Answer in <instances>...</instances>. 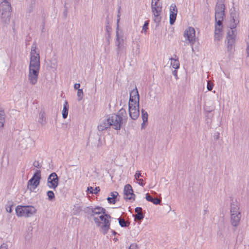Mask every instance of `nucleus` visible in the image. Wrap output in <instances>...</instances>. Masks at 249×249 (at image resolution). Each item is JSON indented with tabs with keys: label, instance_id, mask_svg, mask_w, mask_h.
<instances>
[{
	"label": "nucleus",
	"instance_id": "2f4dec72",
	"mask_svg": "<svg viewBox=\"0 0 249 249\" xmlns=\"http://www.w3.org/2000/svg\"><path fill=\"white\" fill-rule=\"evenodd\" d=\"M13 206V202L11 201H8L7 204L5 206V209L7 212L11 213L12 212V207Z\"/></svg>",
	"mask_w": 249,
	"mask_h": 249
},
{
	"label": "nucleus",
	"instance_id": "473e14b6",
	"mask_svg": "<svg viewBox=\"0 0 249 249\" xmlns=\"http://www.w3.org/2000/svg\"><path fill=\"white\" fill-rule=\"evenodd\" d=\"M119 225L122 227H127L129 225V222H127L125 221L124 218H118Z\"/></svg>",
	"mask_w": 249,
	"mask_h": 249
},
{
	"label": "nucleus",
	"instance_id": "864d4df0",
	"mask_svg": "<svg viewBox=\"0 0 249 249\" xmlns=\"http://www.w3.org/2000/svg\"><path fill=\"white\" fill-rule=\"evenodd\" d=\"M80 87V84L79 83H76L74 85V89H77V90H78V89H79Z\"/></svg>",
	"mask_w": 249,
	"mask_h": 249
},
{
	"label": "nucleus",
	"instance_id": "f8f14e48",
	"mask_svg": "<svg viewBox=\"0 0 249 249\" xmlns=\"http://www.w3.org/2000/svg\"><path fill=\"white\" fill-rule=\"evenodd\" d=\"M129 116L132 119L136 120L140 115L139 107L137 105H128Z\"/></svg>",
	"mask_w": 249,
	"mask_h": 249
},
{
	"label": "nucleus",
	"instance_id": "8fccbe9b",
	"mask_svg": "<svg viewBox=\"0 0 249 249\" xmlns=\"http://www.w3.org/2000/svg\"><path fill=\"white\" fill-rule=\"evenodd\" d=\"M100 187H95V188L94 189H93V194H98V192H100Z\"/></svg>",
	"mask_w": 249,
	"mask_h": 249
},
{
	"label": "nucleus",
	"instance_id": "cd10ccee",
	"mask_svg": "<svg viewBox=\"0 0 249 249\" xmlns=\"http://www.w3.org/2000/svg\"><path fill=\"white\" fill-rule=\"evenodd\" d=\"M39 56L38 52H36V44L34 43L32 46L30 53V57Z\"/></svg>",
	"mask_w": 249,
	"mask_h": 249
},
{
	"label": "nucleus",
	"instance_id": "4c0bfd02",
	"mask_svg": "<svg viewBox=\"0 0 249 249\" xmlns=\"http://www.w3.org/2000/svg\"><path fill=\"white\" fill-rule=\"evenodd\" d=\"M161 202L160 199H159L158 198H154L152 203L154 204L158 205L160 204Z\"/></svg>",
	"mask_w": 249,
	"mask_h": 249
},
{
	"label": "nucleus",
	"instance_id": "e2e57ef3",
	"mask_svg": "<svg viewBox=\"0 0 249 249\" xmlns=\"http://www.w3.org/2000/svg\"><path fill=\"white\" fill-rule=\"evenodd\" d=\"M225 0H217V2H224Z\"/></svg>",
	"mask_w": 249,
	"mask_h": 249
},
{
	"label": "nucleus",
	"instance_id": "4468645a",
	"mask_svg": "<svg viewBox=\"0 0 249 249\" xmlns=\"http://www.w3.org/2000/svg\"><path fill=\"white\" fill-rule=\"evenodd\" d=\"M178 9L176 5L172 4L170 7V24L173 25L176 19Z\"/></svg>",
	"mask_w": 249,
	"mask_h": 249
},
{
	"label": "nucleus",
	"instance_id": "a878e982",
	"mask_svg": "<svg viewBox=\"0 0 249 249\" xmlns=\"http://www.w3.org/2000/svg\"><path fill=\"white\" fill-rule=\"evenodd\" d=\"M69 111V105L68 104L67 101H65L64 105H63V109L62 110V116L64 119H66L68 114Z\"/></svg>",
	"mask_w": 249,
	"mask_h": 249
},
{
	"label": "nucleus",
	"instance_id": "3c124183",
	"mask_svg": "<svg viewBox=\"0 0 249 249\" xmlns=\"http://www.w3.org/2000/svg\"><path fill=\"white\" fill-rule=\"evenodd\" d=\"M0 249H8V246L6 244H2L0 246Z\"/></svg>",
	"mask_w": 249,
	"mask_h": 249
},
{
	"label": "nucleus",
	"instance_id": "aec40b11",
	"mask_svg": "<svg viewBox=\"0 0 249 249\" xmlns=\"http://www.w3.org/2000/svg\"><path fill=\"white\" fill-rule=\"evenodd\" d=\"M110 126H111L110 122L109 121L108 118H107L98 126V129L100 131H103L110 128Z\"/></svg>",
	"mask_w": 249,
	"mask_h": 249
},
{
	"label": "nucleus",
	"instance_id": "09e8293b",
	"mask_svg": "<svg viewBox=\"0 0 249 249\" xmlns=\"http://www.w3.org/2000/svg\"><path fill=\"white\" fill-rule=\"evenodd\" d=\"M220 134L219 132H215L213 135V138L215 140H217L219 138Z\"/></svg>",
	"mask_w": 249,
	"mask_h": 249
},
{
	"label": "nucleus",
	"instance_id": "f03ea898",
	"mask_svg": "<svg viewBox=\"0 0 249 249\" xmlns=\"http://www.w3.org/2000/svg\"><path fill=\"white\" fill-rule=\"evenodd\" d=\"M11 6L8 0H3L0 3V15L2 22L8 23L10 20Z\"/></svg>",
	"mask_w": 249,
	"mask_h": 249
},
{
	"label": "nucleus",
	"instance_id": "c756f323",
	"mask_svg": "<svg viewBox=\"0 0 249 249\" xmlns=\"http://www.w3.org/2000/svg\"><path fill=\"white\" fill-rule=\"evenodd\" d=\"M40 68L29 67V74L37 75L39 74Z\"/></svg>",
	"mask_w": 249,
	"mask_h": 249
},
{
	"label": "nucleus",
	"instance_id": "58836bf2",
	"mask_svg": "<svg viewBox=\"0 0 249 249\" xmlns=\"http://www.w3.org/2000/svg\"><path fill=\"white\" fill-rule=\"evenodd\" d=\"M213 84L210 81H208L207 89L209 91H211L213 88Z\"/></svg>",
	"mask_w": 249,
	"mask_h": 249
},
{
	"label": "nucleus",
	"instance_id": "603ef678",
	"mask_svg": "<svg viewBox=\"0 0 249 249\" xmlns=\"http://www.w3.org/2000/svg\"><path fill=\"white\" fill-rule=\"evenodd\" d=\"M88 192H89L90 194H93V188L92 187H88L87 189Z\"/></svg>",
	"mask_w": 249,
	"mask_h": 249
},
{
	"label": "nucleus",
	"instance_id": "4d7b16f0",
	"mask_svg": "<svg viewBox=\"0 0 249 249\" xmlns=\"http://www.w3.org/2000/svg\"><path fill=\"white\" fill-rule=\"evenodd\" d=\"M177 69L174 70L172 72V73L173 74L174 76H175V77H176V79H178V75H177V71L176 70Z\"/></svg>",
	"mask_w": 249,
	"mask_h": 249
},
{
	"label": "nucleus",
	"instance_id": "0eeeda50",
	"mask_svg": "<svg viewBox=\"0 0 249 249\" xmlns=\"http://www.w3.org/2000/svg\"><path fill=\"white\" fill-rule=\"evenodd\" d=\"M108 118L112 127L114 129L119 130L122 127L124 121L121 119L120 117L116 115V114H112Z\"/></svg>",
	"mask_w": 249,
	"mask_h": 249
},
{
	"label": "nucleus",
	"instance_id": "6e6552de",
	"mask_svg": "<svg viewBox=\"0 0 249 249\" xmlns=\"http://www.w3.org/2000/svg\"><path fill=\"white\" fill-rule=\"evenodd\" d=\"M59 178L57 174L53 172L51 173L47 179V186L51 189L55 190L58 185Z\"/></svg>",
	"mask_w": 249,
	"mask_h": 249
},
{
	"label": "nucleus",
	"instance_id": "4be33fe9",
	"mask_svg": "<svg viewBox=\"0 0 249 249\" xmlns=\"http://www.w3.org/2000/svg\"><path fill=\"white\" fill-rule=\"evenodd\" d=\"M224 3V2L216 3L215 8V12H218L221 13H224L225 5Z\"/></svg>",
	"mask_w": 249,
	"mask_h": 249
},
{
	"label": "nucleus",
	"instance_id": "052dcab7",
	"mask_svg": "<svg viewBox=\"0 0 249 249\" xmlns=\"http://www.w3.org/2000/svg\"><path fill=\"white\" fill-rule=\"evenodd\" d=\"M111 232L112 233V234L114 235H116L117 234V233L114 230H112Z\"/></svg>",
	"mask_w": 249,
	"mask_h": 249
},
{
	"label": "nucleus",
	"instance_id": "f3484780",
	"mask_svg": "<svg viewBox=\"0 0 249 249\" xmlns=\"http://www.w3.org/2000/svg\"><path fill=\"white\" fill-rule=\"evenodd\" d=\"M230 213L241 214L239 204L236 201H234L232 200L231 203Z\"/></svg>",
	"mask_w": 249,
	"mask_h": 249
},
{
	"label": "nucleus",
	"instance_id": "9d476101",
	"mask_svg": "<svg viewBox=\"0 0 249 249\" xmlns=\"http://www.w3.org/2000/svg\"><path fill=\"white\" fill-rule=\"evenodd\" d=\"M140 96L138 91L136 87L135 89L131 90L130 92V98L128 105H137L139 107Z\"/></svg>",
	"mask_w": 249,
	"mask_h": 249
},
{
	"label": "nucleus",
	"instance_id": "b1692460",
	"mask_svg": "<svg viewBox=\"0 0 249 249\" xmlns=\"http://www.w3.org/2000/svg\"><path fill=\"white\" fill-rule=\"evenodd\" d=\"M38 76L37 75L28 74V80L30 83L32 85L36 84L37 82Z\"/></svg>",
	"mask_w": 249,
	"mask_h": 249
},
{
	"label": "nucleus",
	"instance_id": "72a5a7b5",
	"mask_svg": "<svg viewBox=\"0 0 249 249\" xmlns=\"http://www.w3.org/2000/svg\"><path fill=\"white\" fill-rule=\"evenodd\" d=\"M142 121L144 123H147L148 121V113L146 111H145L143 109H142Z\"/></svg>",
	"mask_w": 249,
	"mask_h": 249
},
{
	"label": "nucleus",
	"instance_id": "69168bd1",
	"mask_svg": "<svg viewBox=\"0 0 249 249\" xmlns=\"http://www.w3.org/2000/svg\"><path fill=\"white\" fill-rule=\"evenodd\" d=\"M208 213V210H205L204 211V214H206V213Z\"/></svg>",
	"mask_w": 249,
	"mask_h": 249
},
{
	"label": "nucleus",
	"instance_id": "37998d69",
	"mask_svg": "<svg viewBox=\"0 0 249 249\" xmlns=\"http://www.w3.org/2000/svg\"><path fill=\"white\" fill-rule=\"evenodd\" d=\"M118 195V193L117 192H113L110 193L111 197L113 198L114 200H116V197Z\"/></svg>",
	"mask_w": 249,
	"mask_h": 249
},
{
	"label": "nucleus",
	"instance_id": "a19ab883",
	"mask_svg": "<svg viewBox=\"0 0 249 249\" xmlns=\"http://www.w3.org/2000/svg\"><path fill=\"white\" fill-rule=\"evenodd\" d=\"M149 23L147 21H145L142 26V31H143L144 32L147 31L148 29V26Z\"/></svg>",
	"mask_w": 249,
	"mask_h": 249
},
{
	"label": "nucleus",
	"instance_id": "6ab92c4d",
	"mask_svg": "<svg viewBox=\"0 0 249 249\" xmlns=\"http://www.w3.org/2000/svg\"><path fill=\"white\" fill-rule=\"evenodd\" d=\"M39 56L30 57L29 67L40 68Z\"/></svg>",
	"mask_w": 249,
	"mask_h": 249
},
{
	"label": "nucleus",
	"instance_id": "a211bd4d",
	"mask_svg": "<svg viewBox=\"0 0 249 249\" xmlns=\"http://www.w3.org/2000/svg\"><path fill=\"white\" fill-rule=\"evenodd\" d=\"M136 214L134 215L135 221H141L144 217V214L142 213V209L141 207H138L135 208Z\"/></svg>",
	"mask_w": 249,
	"mask_h": 249
},
{
	"label": "nucleus",
	"instance_id": "dca6fc26",
	"mask_svg": "<svg viewBox=\"0 0 249 249\" xmlns=\"http://www.w3.org/2000/svg\"><path fill=\"white\" fill-rule=\"evenodd\" d=\"M241 214L230 213L231 223L232 226L236 228L240 221Z\"/></svg>",
	"mask_w": 249,
	"mask_h": 249
},
{
	"label": "nucleus",
	"instance_id": "7ed1b4c3",
	"mask_svg": "<svg viewBox=\"0 0 249 249\" xmlns=\"http://www.w3.org/2000/svg\"><path fill=\"white\" fill-rule=\"evenodd\" d=\"M224 15V13L215 12V20L216 22L214 31L215 40H220L222 38V21Z\"/></svg>",
	"mask_w": 249,
	"mask_h": 249
},
{
	"label": "nucleus",
	"instance_id": "e433bc0d",
	"mask_svg": "<svg viewBox=\"0 0 249 249\" xmlns=\"http://www.w3.org/2000/svg\"><path fill=\"white\" fill-rule=\"evenodd\" d=\"M145 198L148 201L152 202L154 198L151 196H150L148 193H147L146 194Z\"/></svg>",
	"mask_w": 249,
	"mask_h": 249
},
{
	"label": "nucleus",
	"instance_id": "f257e3e1",
	"mask_svg": "<svg viewBox=\"0 0 249 249\" xmlns=\"http://www.w3.org/2000/svg\"><path fill=\"white\" fill-rule=\"evenodd\" d=\"M91 213L90 215L93 218V220L97 226L100 227V231L103 234H106L110 229V221L109 219L111 216L106 213V210L101 207L97 206L90 208Z\"/></svg>",
	"mask_w": 249,
	"mask_h": 249
},
{
	"label": "nucleus",
	"instance_id": "bb28decb",
	"mask_svg": "<svg viewBox=\"0 0 249 249\" xmlns=\"http://www.w3.org/2000/svg\"><path fill=\"white\" fill-rule=\"evenodd\" d=\"M170 60H171V65L172 66L173 68L175 69H178L179 68V63L178 60V58H170Z\"/></svg>",
	"mask_w": 249,
	"mask_h": 249
},
{
	"label": "nucleus",
	"instance_id": "a18cd8bd",
	"mask_svg": "<svg viewBox=\"0 0 249 249\" xmlns=\"http://www.w3.org/2000/svg\"><path fill=\"white\" fill-rule=\"evenodd\" d=\"M33 165L34 167H36L37 168H40L41 167V165H40V163L38 161H35L33 163Z\"/></svg>",
	"mask_w": 249,
	"mask_h": 249
},
{
	"label": "nucleus",
	"instance_id": "79ce46f5",
	"mask_svg": "<svg viewBox=\"0 0 249 249\" xmlns=\"http://www.w3.org/2000/svg\"><path fill=\"white\" fill-rule=\"evenodd\" d=\"M161 5L159 3V2H158V1H156L155 2H154V0H152V2H151V8H152V7H156V6H161Z\"/></svg>",
	"mask_w": 249,
	"mask_h": 249
},
{
	"label": "nucleus",
	"instance_id": "6e6d98bb",
	"mask_svg": "<svg viewBox=\"0 0 249 249\" xmlns=\"http://www.w3.org/2000/svg\"><path fill=\"white\" fill-rule=\"evenodd\" d=\"M51 67L52 68H53V69H56V67H57V65H56V63L55 62V63H51Z\"/></svg>",
	"mask_w": 249,
	"mask_h": 249
},
{
	"label": "nucleus",
	"instance_id": "7c9ffc66",
	"mask_svg": "<svg viewBox=\"0 0 249 249\" xmlns=\"http://www.w3.org/2000/svg\"><path fill=\"white\" fill-rule=\"evenodd\" d=\"M106 34L105 35L111 34V33L112 31V28L109 25V21L108 19H106Z\"/></svg>",
	"mask_w": 249,
	"mask_h": 249
},
{
	"label": "nucleus",
	"instance_id": "13d9d810",
	"mask_svg": "<svg viewBox=\"0 0 249 249\" xmlns=\"http://www.w3.org/2000/svg\"><path fill=\"white\" fill-rule=\"evenodd\" d=\"M247 53L248 57H249V43H248V46L247 48Z\"/></svg>",
	"mask_w": 249,
	"mask_h": 249
},
{
	"label": "nucleus",
	"instance_id": "9b49d317",
	"mask_svg": "<svg viewBox=\"0 0 249 249\" xmlns=\"http://www.w3.org/2000/svg\"><path fill=\"white\" fill-rule=\"evenodd\" d=\"M124 194L125 199L134 200L135 195L133 193L132 187L130 184H128L124 186Z\"/></svg>",
	"mask_w": 249,
	"mask_h": 249
},
{
	"label": "nucleus",
	"instance_id": "1a4fd4ad",
	"mask_svg": "<svg viewBox=\"0 0 249 249\" xmlns=\"http://www.w3.org/2000/svg\"><path fill=\"white\" fill-rule=\"evenodd\" d=\"M184 36L191 44H194L196 41V31L193 27H189L184 33Z\"/></svg>",
	"mask_w": 249,
	"mask_h": 249
},
{
	"label": "nucleus",
	"instance_id": "423d86ee",
	"mask_svg": "<svg viewBox=\"0 0 249 249\" xmlns=\"http://www.w3.org/2000/svg\"><path fill=\"white\" fill-rule=\"evenodd\" d=\"M236 35V30L228 31L227 36V49L228 51L231 53L232 52L234 47Z\"/></svg>",
	"mask_w": 249,
	"mask_h": 249
},
{
	"label": "nucleus",
	"instance_id": "5fc2aeb1",
	"mask_svg": "<svg viewBox=\"0 0 249 249\" xmlns=\"http://www.w3.org/2000/svg\"><path fill=\"white\" fill-rule=\"evenodd\" d=\"M140 45L138 44H137V50L136 51V54L137 55H139V53H140Z\"/></svg>",
	"mask_w": 249,
	"mask_h": 249
},
{
	"label": "nucleus",
	"instance_id": "bf43d9fd",
	"mask_svg": "<svg viewBox=\"0 0 249 249\" xmlns=\"http://www.w3.org/2000/svg\"><path fill=\"white\" fill-rule=\"evenodd\" d=\"M111 37V34L105 35L106 39H110Z\"/></svg>",
	"mask_w": 249,
	"mask_h": 249
},
{
	"label": "nucleus",
	"instance_id": "0e129e2a",
	"mask_svg": "<svg viewBox=\"0 0 249 249\" xmlns=\"http://www.w3.org/2000/svg\"><path fill=\"white\" fill-rule=\"evenodd\" d=\"M106 39V41L107 43L108 44H110V39Z\"/></svg>",
	"mask_w": 249,
	"mask_h": 249
},
{
	"label": "nucleus",
	"instance_id": "393cba45",
	"mask_svg": "<svg viewBox=\"0 0 249 249\" xmlns=\"http://www.w3.org/2000/svg\"><path fill=\"white\" fill-rule=\"evenodd\" d=\"M116 115L118 116L119 117L121 118V119L124 121V120H126V110L124 108H122L119 110V111L117 114H116Z\"/></svg>",
	"mask_w": 249,
	"mask_h": 249
},
{
	"label": "nucleus",
	"instance_id": "774afa93",
	"mask_svg": "<svg viewBox=\"0 0 249 249\" xmlns=\"http://www.w3.org/2000/svg\"><path fill=\"white\" fill-rule=\"evenodd\" d=\"M114 240L115 241H116L117 240V239H116V238H114Z\"/></svg>",
	"mask_w": 249,
	"mask_h": 249
},
{
	"label": "nucleus",
	"instance_id": "338daca9",
	"mask_svg": "<svg viewBox=\"0 0 249 249\" xmlns=\"http://www.w3.org/2000/svg\"><path fill=\"white\" fill-rule=\"evenodd\" d=\"M67 10L66 9V10L65 11H64V14L66 15H67Z\"/></svg>",
	"mask_w": 249,
	"mask_h": 249
},
{
	"label": "nucleus",
	"instance_id": "de8ad7c7",
	"mask_svg": "<svg viewBox=\"0 0 249 249\" xmlns=\"http://www.w3.org/2000/svg\"><path fill=\"white\" fill-rule=\"evenodd\" d=\"M128 249H138L137 245L136 244H132Z\"/></svg>",
	"mask_w": 249,
	"mask_h": 249
},
{
	"label": "nucleus",
	"instance_id": "39448f33",
	"mask_svg": "<svg viewBox=\"0 0 249 249\" xmlns=\"http://www.w3.org/2000/svg\"><path fill=\"white\" fill-rule=\"evenodd\" d=\"M41 178V171L39 170H37L28 182V189L30 191L35 189L39 185Z\"/></svg>",
	"mask_w": 249,
	"mask_h": 249
},
{
	"label": "nucleus",
	"instance_id": "680f3d73",
	"mask_svg": "<svg viewBox=\"0 0 249 249\" xmlns=\"http://www.w3.org/2000/svg\"><path fill=\"white\" fill-rule=\"evenodd\" d=\"M145 123H144L143 122H142V129H143L144 128V124H145Z\"/></svg>",
	"mask_w": 249,
	"mask_h": 249
},
{
	"label": "nucleus",
	"instance_id": "f704fd0d",
	"mask_svg": "<svg viewBox=\"0 0 249 249\" xmlns=\"http://www.w3.org/2000/svg\"><path fill=\"white\" fill-rule=\"evenodd\" d=\"M48 199L50 201L54 200L55 198L54 194L52 191H48L47 193Z\"/></svg>",
	"mask_w": 249,
	"mask_h": 249
},
{
	"label": "nucleus",
	"instance_id": "c03bdc74",
	"mask_svg": "<svg viewBox=\"0 0 249 249\" xmlns=\"http://www.w3.org/2000/svg\"><path fill=\"white\" fill-rule=\"evenodd\" d=\"M107 200L108 202L110 204H115L116 203V200H114L113 198L111 197H108L107 198Z\"/></svg>",
	"mask_w": 249,
	"mask_h": 249
},
{
	"label": "nucleus",
	"instance_id": "49530a36",
	"mask_svg": "<svg viewBox=\"0 0 249 249\" xmlns=\"http://www.w3.org/2000/svg\"><path fill=\"white\" fill-rule=\"evenodd\" d=\"M138 181V183L142 186H143L145 185V183L144 182V180L143 179L140 178L137 180Z\"/></svg>",
	"mask_w": 249,
	"mask_h": 249
},
{
	"label": "nucleus",
	"instance_id": "ddd939ff",
	"mask_svg": "<svg viewBox=\"0 0 249 249\" xmlns=\"http://www.w3.org/2000/svg\"><path fill=\"white\" fill-rule=\"evenodd\" d=\"M119 21V19L117 20V28H116V45L117 47L116 49L117 53L118 54L121 53V51L122 50V48L123 47V39H120V37L119 35V24L118 22Z\"/></svg>",
	"mask_w": 249,
	"mask_h": 249
},
{
	"label": "nucleus",
	"instance_id": "c9c22d12",
	"mask_svg": "<svg viewBox=\"0 0 249 249\" xmlns=\"http://www.w3.org/2000/svg\"><path fill=\"white\" fill-rule=\"evenodd\" d=\"M83 91L82 89H78L77 90V100L80 101L83 97Z\"/></svg>",
	"mask_w": 249,
	"mask_h": 249
},
{
	"label": "nucleus",
	"instance_id": "20e7f679",
	"mask_svg": "<svg viewBox=\"0 0 249 249\" xmlns=\"http://www.w3.org/2000/svg\"><path fill=\"white\" fill-rule=\"evenodd\" d=\"M36 210L32 206L18 205L16 208V212L18 216L30 217L35 213Z\"/></svg>",
	"mask_w": 249,
	"mask_h": 249
},
{
	"label": "nucleus",
	"instance_id": "412c9836",
	"mask_svg": "<svg viewBox=\"0 0 249 249\" xmlns=\"http://www.w3.org/2000/svg\"><path fill=\"white\" fill-rule=\"evenodd\" d=\"M234 14H231V16L232 17V19L231 20V22L230 25V29L229 31L231 30H236V27L237 24L239 23V20L238 19V18L236 17V16Z\"/></svg>",
	"mask_w": 249,
	"mask_h": 249
},
{
	"label": "nucleus",
	"instance_id": "c85d7f7f",
	"mask_svg": "<svg viewBox=\"0 0 249 249\" xmlns=\"http://www.w3.org/2000/svg\"><path fill=\"white\" fill-rule=\"evenodd\" d=\"M5 123V112L0 110V129L3 128Z\"/></svg>",
	"mask_w": 249,
	"mask_h": 249
},
{
	"label": "nucleus",
	"instance_id": "ea45409f",
	"mask_svg": "<svg viewBox=\"0 0 249 249\" xmlns=\"http://www.w3.org/2000/svg\"><path fill=\"white\" fill-rule=\"evenodd\" d=\"M142 175L141 173V171H137L135 175V178L136 180L140 179V178L142 177Z\"/></svg>",
	"mask_w": 249,
	"mask_h": 249
},
{
	"label": "nucleus",
	"instance_id": "5701e85b",
	"mask_svg": "<svg viewBox=\"0 0 249 249\" xmlns=\"http://www.w3.org/2000/svg\"><path fill=\"white\" fill-rule=\"evenodd\" d=\"M38 122L42 125H45L46 123L45 113L44 111H40L38 115Z\"/></svg>",
	"mask_w": 249,
	"mask_h": 249
},
{
	"label": "nucleus",
	"instance_id": "2eb2a0df",
	"mask_svg": "<svg viewBox=\"0 0 249 249\" xmlns=\"http://www.w3.org/2000/svg\"><path fill=\"white\" fill-rule=\"evenodd\" d=\"M162 7L156 6L151 8L153 14L154 15V21L155 22H160L161 20V17L160 16L161 12Z\"/></svg>",
	"mask_w": 249,
	"mask_h": 249
}]
</instances>
